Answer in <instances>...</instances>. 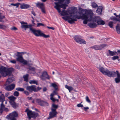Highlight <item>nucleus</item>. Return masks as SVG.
Returning a JSON list of instances; mask_svg holds the SVG:
<instances>
[{
  "label": "nucleus",
  "instance_id": "obj_13",
  "mask_svg": "<svg viewBox=\"0 0 120 120\" xmlns=\"http://www.w3.org/2000/svg\"><path fill=\"white\" fill-rule=\"evenodd\" d=\"M26 89L27 90H28L30 92H32L33 91H37V90L36 89V87L35 85L27 86L26 87Z\"/></svg>",
  "mask_w": 120,
  "mask_h": 120
},
{
  "label": "nucleus",
  "instance_id": "obj_31",
  "mask_svg": "<svg viewBox=\"0 0 120 120\" xmlns=\"http://www.w3.org/2000/svg\"><path fill=\"white\" fill-rule=\"evenodd\" d=\"M10 103L12 106L14 108H15L17 106V105L14 101H11Z\"/></svg>",
  "mask_w": 120,
  "mask_h": 120
},
{
  "label": "nucleus",
  "instance_id": "obj_49",
  "mask_svg": "<svg viewBox=\"0 0 120 120\" xmlns=\"http://www.w3.org/2000/svg\"><path fill=\"white\" fill-rule=\"evenodd\" d=\"M20 4V3H17L16 4H11L14 6H16V7H18L19 5Z\"/></svg>",
  "mask_w": 120,
  "mask_h": 120
},
{
  "label": "nucleus",
  "instance_id": "obj_62",
  "mask_svg": "<svg viewBox=\"0 0 120 120\" xmlns=\"http://www.w3.org/2000/svg\"><path fill=\"white\" fill-rule=\"evenodd\" d=\"M32 13L34 15H36V14H35L34 12L33 11H31Z\"/></svg>",
  "mask_w": 120,
  "mask_h": 120
},
{
  "label": "nucleus",
  "instance_id": "obj_33",
  "mask_svg": "<svg viewBox=\"0 0 120 120\" xmlns=\"http://www.w3.org/2000/svg\"><path fill=\"white\" fill-rule=\"evenodd\" d=\"M54 95L55 94L53 93H51L50 95L51 96L50 99L53 102H55V99L53 97Z\"/></svg>",
  "mask_w": 120,
  "mask_h": 120
},
{
  "label": "nucleus",
  "instance_id": "obj_9",
  "mask_svg": "<svg viewBox=\"0 0 120 120\" xmlns=\"http://www.w3.org/2000/svg\"><path fill=\"white\" fill-rule=\"evenodd\" d=\"M18 116V114L15 111L9 114L7 116L9 120H17L15 117H17Z\"/></svg>",
  "mask_w": 120,
  "mask_h": 120
},
{
  "label": "nucleus",
  "instance_id": "obj_35",
  "mask_svg": "<svg viewBox=\"0 0 120 120\" xmlns=\"http://www.w3.org/2000/svg\"><path fill=\"white\" fill-rule=\"evenodd\" d=\"M28 76L29 75L28 74H27L23 76V78L24 79V81L27 82L28 81Z\"/></svg>",
  "mask_w": 120,
  "mask_h": 120
},
{
  "label": "nucleus",
  "instance_id": "obj_3",
  "mask_svg": "<svg viewBox=\"0 0 120 120\" xmlns=\"http://www.w3.org/2000/svg\"><path fill=\"white\" fill-rule=\"evenodd\" d=\"M86 12V13H88L89 15L87 16L86 19L83 20V23L84 24H87L88 21H92L95 23L99 19V17L98 16H96L93 18L94 15V13L91 10H87Z\"/></svg>",
  "mask_w": 120,
  "mask_h": 120
},
{
  "label": "nucleus",
  "instance_id": "obj_16",
  "mask_svg": "<svg viewBox=\"0 0 120 120\" xmlns=\"http://www.w3.org/2000/svg\"><path fill=\"white\" fill-rule=\"evenodd\" d=\"M5 85V89L8 91H10L14 89L15 86V85L14 84H12L8 85Z\"/></svg>",
  "mask_w": 120,
  "mask_h": 120
},
{
  "label": "nucleus",
  "instance_id": "obj_57",
  "mask_svg": "<svg viewBox=\"0 0 120 120\" xmlns=\"http://www.w3.org/2000/svg\"><path fill=\"white\" fill-rule=\"evenodd\" d=\"M84 109L85 111H86L87 109H89V108L88 107H84Z\"/></svg>",
  "mask_w": 120,
  "mask_h": 120
},
{
  "label": "nucleus",
  "instance_id": "obj_1",
  "mask_svg": "<svg viewBox=\"0 0 120 120\" xmlns=\"http://www.w3.org/2000/svg\"><path fill=\"white\" fill-rule=\"evenodd\" d=\"M99 70L102 73L109 77H115L116 75V78L115 79V82L116 83H118L120 82V74L118 71H116V72L110 71L107 69H105L102 67L100 68Z\"/></svg>",
  "mask_w": 120,
  "mask_h": 120
},
{
  "label": "nucleus",
  "instance_id": "obj_36",
  "mask_svg": "<svg viewBox=\"0 0 120 120\" xmlns=\"http://www.w3.org/2000/svg\"><path fill=\"white\" fill-rule=\"evenodd\" d=\"M15 90L18 91L22 92L24 91V89L20 87H18L15 89Z\"/></svg>",
  "mask_w": 120,
  "mask_h": 120
},
{
  "label": "nucleus",
  "instance_id": "obj_10",
  "mask_svg": "<svg viewBox=\"0 0 120 120\" xmlns=\"http://www.w3.org/2000/svg\"><path fill=\"white\" fill-rule=\"evenodd\" d=\"M36 101L37 103L41 106H43L49 105L48 103L47 102L44 101L41 99H37Z\"/></svg>",
  "mask_w": 120,
  "mask_h": 120
},
{
  "label": "nucleus",
  "instance_id": "obj_29",
  "mask_svg": "<svg viewBox=\"0 0 120 120\" xmlns=\"http://www.w3.org/2000/svg\"><path fill=\"white\" fill-rule=\"evenodd\" d=\"M90 48L94 49L95 50H100L99 45L93 46L91 47Z\"/></svg>",
  "mask_w": 120,
  "mask_h": 120
},
{
  "label": "nucleus",
  "instance_id": "obj_53",
  "mask_svg": "<svg viewBox=\"0 0 120 120\" xmlns=\"http://www.w3.org/2000/svg\"><path fill=\"white\" fill-rule=\"evenodd\" d=\"M10 29L11 30H17V29L16 27L15 26H14V27H13L11 28Z\"/></svg>",
  "mask_w": 120,
  "mask_h": 120
},
{
  "label": "nucleus",
  "instance_id": "obj_48",
  "mask_svg": "<svg viewBox=\"0 0 120 120\" xmlns=\"http://www.w3.org/2000/svg\"><path fill=\"white\" fill-rule=\"evenodd\" d=\"M86 101L88 103H90L91 101L89 98L87 96H86Z\"/></svg>",
  "mask_w": 120,
  "mask_h": 120
},
{
  "label": "nucleus",
  "instance_id": "obj_12",
  "mask_svg": "<svg viewBox=\"0 0 120 120\" xmlns=\"http://www.w3.org/2000/svg\"><path fill=\"white\" fill-rule=\"evenodd\" d=\"M51 111L49 112V117L47 118L48 119H52L56 117V115L57 114V112L56 111V109L51 108Z\"/></svg>",
  "mask_w": 120,
  "mask_h": 120
},
{
  "label": "nucleus",
  "instance_id": "obj_22",
  "mask_svg": "<svg viewBox=\"0 0 120 120\" xmlns=\"http://www.w3.org/2000/svg\"><path fill=\"white\" fill-rule=\"evenodd\" d=\"M97 23L99 25H103L105 24V22L104 21L99 19L98 20H97Z\"/></svg>",
  "mask_w": 120,
  "mask_h": 120
},
{
  "label": "nucleus",
  "instance_id": "obj_45",
  "mask_svg": "<svg viewBox=\"0 0 120 120\" xmlns=\"http://www.w3.org/2000/svg\"><path fill=\"white\" fill-rule=\"evenodd\" d=\"M52 86L56 90H57V85L55 83H52Z\"/></svg>",
  "mask_w": 120,
  "mask_h": 120
},
{
  "label": "nucleus",
  "instance_id": "obj_2",
  "mask_svg": "<svg viewBox=\"0 0 120 120\" xmlns=\"http://www.w3.org/2000/svg\"><path fill=\"white\" fill-rule=\"evenodd\" d=\"M21 24V27L23 28H29L30 30L32 31L35 35L37 36H42L44 38H47L49 37V35H46L44 34L41 32L40 30H37L31 28L32 25L31 24L28 25L27 23L23 21L20 22Z\"/></svg>",
  "mask_w": 120,
  "mask_h": 120
},
{
  "label": "nucleus",
  "instance_id": "obj_58",
  "mask_svg": "<svg viewBox=\"0 0 120 120\" xmlns=\"http://www.w3.org/2000/svg\"><path fill=\"white\" fill-rule=\"evenodd\" d=\"M9 95V93L7 92V93H6L5 94V97H8V95Z\"/></svg>",
  "mask_w": 120,
  "mask_h": 120
},
{
  "label": "nucleus",
  "instance_id": "obj_7",
  "mask_svg": "<svg viewBox=\"0 0 120 120\" xmlns=\"http://www.w3.org/2000/svg\"><path fill=\"white\" fill-rule=\"evenodd\" d=\"M25 112L27 113V115L29 119H30L31 118H35L38 115V113L32 112V111L29 110L28 109L26 110Z\"/></svg>",
  "mask_w": 120,
  "mask_h": 120
},
{
  "label": "nucleus",
  "instance_id": "obj_32",
  "mask_svg": "<svg viewBox=\"0 0 120 120\" xmlns=\"http://www.w3.org/2000/svg\"><path fill=\"white\" fill-rule=\"evenodd\" d=\"M5 18V16L4 15H2V14L0 13V22H4V21L2 19Z\"/></svg>",
  "mask_w": 120,
  "mask_h": 120
},
{
  "label": "nucleus",
  "instance_id": "obj_39",
  "mask_svg": "<svg viewBox=\"0 0 120 120\" xmlns=\"http://www.w3.org/2000/svg\"><path fill=\"white\" fill-rule=\"evenodd\" d=\"M52 107L53 109H56H56L58 107V105H56L54 104H53L52 105Z\"/></svg>",
  "mask_w": 120,
  "mask_h": 120
},
{
  "label": "nucleus",
  "instance_id": "obj_50",
  "mask_svg": "<svg viewBox=\"0 0 120 120\" xmlns=\"http://www.w3.org/2000/svg\"><path fill=\"white\" fill-rule=\"evenodd\" d=\"M24 93L27 96H28L29 95V93L27 91L25 90L23 91Z\"/></svg>",
  "mask_w": 120,
  "mask_h": 120
},
{
  "label": "nucleus",
  "instance_id": "obj_55",
  "mask_svg": "<svg viewBox=\"0 0 120 120\" xmlns=\"http://www.w3.org/2000/svg\"><path fill=\"white\" fill-rule=\"evenodd\" d=\"M10 62L13 64H15L16 63V61L15 60H11L10 61Z\"/></svg>",
  "mask_w": 120,
  "mask_h": 120
},
{
  "label": "nucleus",
  "instance_id": "obj_34",
  "mask_svg": "<svg viewBox=\"0 0 120 120\" xmlns=\"http://www.w3.org/2000/svg\"><path fill=\"white\" fill-rule=\"evenodd\" d=\"M29 83L31 84H34L37 85L38 84L37 81H35L34 80H30L29 82Z\"/></svg>",
  "mask_w": 120,
  "mask_h": 120
},
{
  "label": "nucleus",
  "instance_id": "obj_63",
  "mask_svg": "<svg viewBox=\"0 0 120 120\" xmlns=\"http://www.w3.org/2000/svg\"><path fill=\"white\" fill-rule=\"evenodd\" d=\"M53 93L55 94V95L57 94V93L56 91H54Z\"/></svg>",
  "mask_w": 120,
  "mask_h": 120
},
{
  "label": "nucleus",
  "instance_id": "obj_44",
  "mask_svg": "<svg viewBox=\"0 0 120 120\" xmlns=\"http://www.w3.org/2000/svg\"><path fill=\"white\" fill-rule=\"evenodd\" d=\"M14 95L15 96L18 97L19 95V93L17 91H15L14 93Z\"/></svg>",
  "mask_w": 120,
  "mask_h": 120
},
{
  "label": "nucleus",
  "instance_id": "obj_46",
  "mask_svg": "<svg viewBox=\"0 0 120 120\" xmlns=\"http://www.w3.org/2000/svg\"><path fill=\"white\" fill-rule=\"evenodd\" d=\"M113 22H109L108 24L109 26L111 28H113Z\"/></svg>",
  "mask_w": 120,
  "mask_h": 120
},
{
  "label": "nucleus",
  "instance_id": "obj_61",
  "mask_svg": "<svg viewBox=\"0 0 120 120\" xmlns=\"http://www.w3.org/2000/svg\"><path fill=\"white\" fill-rule=\"evenodd\" d=\"M47 90V88L46 87H45L43 88V91L44 92H45Z\"/></svg>",
  "mask_w": 120,
  "mask_h": 120
},
{
  "label": "nucleus",
  "instance_id": "obj_30",
  "mask_svg": "<svg viewBox=\"0 0 120 120\" xmlns=\"http://www.w3.org/2000/svg\"><path fill=\"white\" fill-rule=\"evenodd\" d=\"M110 19L111 20H113L114 21H118L120 22V19L118 18H117L116 17H112L110 18Z\"/></svg>",
  "mask_w": 120,
  "mask_h": 120
},
{
  "label": "nucleus",
  "instance_id": "obj_64",
  "mask_svg": "<svg viewBox=\"0 0 120 120\" xmlns=\"http://www.w3.org/2000/svg\"><path fill=\"white\" fill-rule=\"evenodd\" d=\"M67 1V2H66V3L67 4H69L70 3V0H66Z\"/></svg>",
  "mask_w": 120,
  "mask_h": 120
},
{
  "label": "nucleus",
  "instance_id": "obj_23",
  "mask_svg": "<svg viewBox=\"0 0 120 120\" xmlns=\"http://www.w3.org/2000/svg\"><path fill=\"white\" fill-rule=\"evenodd\" d=\"M5 101V99L4 96V94H2L0 96V102H1V104L2 103L3 104H4L3 102Z\"/></svg>",
  "mask_w": 120,
  "mask_h": 120
},
{
  "label": "nucleus",
  "instance_id": "obj_47",
  "mask_svg": "<svg viewBox=\"0 0 120 120\" xmlns=\"http://www.w3.org/2000/svg\"><path fill=\"white\" fill-rule=\"evenodd\" d=\"M119 58L118 56H116L112 57V60H114L116 59H118Z\"/></svg>",
  "mask_w": 120,
  "mask_h": 120
},
{
  "label": "nucleus",
  "instance_id": "obj_60",
  "mask_svg": "<svg viewBox=\"0 0 120 120\" xmlns=\"http://www.w3.org/2000/svg\"><path fill=\"white\" fill-rule=\"evenodd\" d=\"M4 110L6 111H8V108H5V106H4Z\"/></svg>",
  "mask_w": 120,
  "mask_h": 120
},
{
  "label": "nucleus",
  "instance_id": "obj_41",
  "mask_svg": "<svg viewBox=\"0 0 120 120\" xmlns=\"http://www.w3.org/2000/svg\"><path fill=\"white\" fill-rule=\"evenodd\" d=\"M107 45L106 44H102L99 45L100 50L105 47Z\"/></svg>",
  "mask_w": 120,
  "mask_h": 120
},
{
  "label": "nucleus",
  "instance_id": "obj_38",
  "mask_svg": "<svg viewBox=\"0 0 120 120\" xmlns=\"http://www.w3.org/2000/svg\"><path fill=\"white\" fill-rule=\"evenodd\" d=\"M28 69H29L30 70L33 71H34L35 70V68L34 67H32L30 66L28 68Z\"/></svg>",
  "mask_w": 120,
  "mask_h": 120
},
{
  "label": "nucleus",
  "instance_id": "obj_27",
  "mask_svg": "<svg viewBox=\"0 0 120 120\" xmlns=\"http://www.w3.org/2000/svg\"><path fill=\"white\" fill-rule=\"evenodd\" d=\"M4 106L5 105L4 104H3L2 103V104H1V107H0V114H1L4 111Z\"/></svg>",
  "mask_w": 120,
  "mask_h": 120
},
{
  "label": "nucleus",
  "instance_id": "obj_15",
  "mask_svg": "<svg viewBox=\"0 0 120 120\" xmlns=\"http://www.w3.org/2000/svg\"><path fill=\"white\" fill-rule=\"evenodd\" d=\"M40 77L43 80H45L46 79H49L50 78L46 71L42 73Z\"/></svg>",
  "mask_w": 120,
  "mask_h": 120
},
{
  "label": "nucleus",
  "instance_id": "obj_21",
  "mask_svg": "<svg viewBox=\"0 0 120 120\" xmlns=\"http://www.w3.org/2000/svg\"><path fill=\"white\" fill-rule=\"evenodd\" d=\"M15 80V78L13 77L10 78H8L6 82V83L5 85H7V83L9 84L14 81Z\"/></svg>",
  "mask_w": 120,
  "mask_h": 120
},
{
  "label": "nucleus",
  "instance_id": "obj_18",
  "mask_svg": "<svg viewBox=\"0 0 120 120\" xmlns=\"http://www.w3.org/2000/svg\"><path fill=\"white\" fill-rule=\"evenodd\" d=\"M90 9L89 10H86V9L85 10H83L82 9H81L80 10H79L78 12V13H79L80 15H82L83 14H85L87 16H88V13H86V11L87 10H90Z\"/></svg>",
  "mask_w": 120,
  "mask_h": 120
},
{
  "label": "nucleus",
  "instance_id": "obj_6",
  "mask_svg": "<svg viewBox=\"0 0 120 120\" xmlns=\"http://www.w3.org/2000/svg\"><path fill=\"white\" fill-rule=\"evenodd\" d=\"M71 16L73 23L75 21H77V19H81L84 20L86 19L87 17V16L85 14H83L82 15H81L79 14H75L73 15H71Z\"/></svg>",
  "mask_w": 120,
  "mask_h": 120
},
{
  "label": "nucleus",
  "instance_id": "obj_37",
  "mask_svg": "<svg viewBox=\"0 0 120 120\" xmlns=\"http://www.w3.org/2000/svg\"><path fill=\"white\" fill-rule=\"evenodd\" d=\"M9 99L11 100L12 101H14L16 98L14 97H8Z\"/></svg>",
  "mask_w": 120,
  "mask_h": 120
},
{
  "label": "nucleus",
  "instance_id": "obj_19",
  "mask_svg": "<svg viewBox=\"0 0 120 120\" xmlns=\"http://www.w3.org/2000/svg\"><path fill=\"white\" fill-rule=\"evenodd\" d=\"M88 26L91 28H94L96 27L97 26V24L95 22H90L88 24Z\"/></svg>",
  "mask_w": 120,
  "mask_h": 120
},
{
  "label": "nucleus",
  "instance_id": "obj_11",
  "mask_svg": "<svg viewBox=\"0 0 120 120\" xmlns=\"http://www.w3.org/2000/svg\"><path fill=\"white\" fill-rule=\"evenodd\" d=\"M74 39L75 41L77 43H80L86 44V41L83 40L81 38L80 36L78 35L74 37Z\"/></svg>",
  "mask_w": 120,
  "mask_h": 120
},
{
  "label": "nucleus",
  "instance_id": "obj_28",
  "mask_svg": "<svg viewBox=\"0 0 120 120\" xmlns=\"http://www.w3.org/2000/svg\"><path fill=\"white\" fill-rule=\"evenodd\" d=\"M116 32L118 34L120 33V27L119 24H117L116 26Z\"/></svg>",
  "mask_w": 120,
  "mask_h": 120
},
{
  "label": "nucleus",
  "instance_id": "obj_51",
  "mask_svg": "<svg viewBox=\"0 0 120 120\" xmlns=\"http://www.w3.org/2000/svg\"><path fill=\"white\" fill-rule=\"evenodd\" d=\"M44 26V25L42 23H37V26L39 27V26Z\"/></svg>",
  "mask_w": 120,
  "mask_h": 120
},
{
  "label": "nucleus",
  "instance_id": "obj_42",
  "mask_svg": "<svg viewBox=\"0 0 120 120\" xmlns=\"http://www.w3.org/2000/svg\"><path fill=\"white\" fill-rule=\"evenodd\" d=\"M7 27L5 25H1L0 24V29H4L6 28Z\"/></svg>",
  "mask_w": 120,
  "mask_h": 120
},
{
  "label": "nucleus",
  "instance_id": "obj_25",
  "mask_svg": "<svg viewBox=\"0 0 120 120\" xmlns=\"http://www.w3.org/2000/svg\"><path fill=\"white\" fill-rule=\"evenodd\" d=\"M37 6L41 9L44 7V4L42 3H38L36 4Z\"/></svg>",
  "mask_w": 120,
  "mask_h": 120
},
{
  "label": "nucleus",
  "instance_id": "obj_52",
  "mask_svg": "<svg viewBox=\"0 0 120 120\" xmlns=\"http://www.w3.org/2000/svg\"><path fill=\"white\" fill-rule=\"evenodd\" d=\"M77 106L79 107H83V105L79 103L77 104Z\"/></svg>",
  "mask_w": 120,
  "mask_h": 120
},
{
  "label": "nucleus",
  "instance_id": "obj_43",
  "mask_svg": "<svg viewBox=\"0 0 120 120\" xmlns=\"http://www.w3.org/2000/svg\"><path fill=\"white\" fill-rule=\"evenodd\" d=\"M108 52L109 55L110 56H113L114 55L113 52L109 50H108Z\"/></svg>",
  "mask_w": 120,
  "mask_h": 120
},
{
  "label": "nucleus",
  "instance_id": "obj_14",
  "mask_svg": "<svg viewBox=\"0 0 120 120\" xmlns=\"http://www.w3.org/2000/svg\"><path fill=\"white\" fill-rule=\"evenodd\" d=\"M60 13V14L62 16H64L72 14L73 12L71 11L68 9L67 11H65L63 9L62 11H61Z\"/></svg>",
  "mask_w": 120,
  "mask_h": 120
},
{
  "label": "nucleus",
  "instance_id": "obj_17",
  "mask_svg": "<svg viewBox=\"0 0 120 120\" xmlns=\"http://www.w3.org/2000/svg\"><path fill=\"white\" fill-rule=\"evenodd\" d=\"M62 19L65 21H68V22L70 24L73 23L71 15L70 16H67L62 17Z\"/></svg>",
  "mask_w": 120,
  "mask_h": 120
},
{
  "label": "nucleus",
  "instance_id": "obj_8",
  "mask_svg": "<svg viewBox=\"0 0 120 120\" xmlns=\"http://www.w3.org/2000/svg\"><path fill=\"white\" fill-rule=\"evenodd\" d=\"M17 53L18 55L16 56L17 57L16 58L17 60L20 63H22L24 64H27L28 63L27 61L24 59L21 55H19V54L20 53V52H17Z\"/></svg>",
  "mask_w": 120,
  "mask_h": 120
},
{
  "label": "nucleus",
  "instance_id": "obj_4",
  "mask_svg": "<svg viewBox=\"0 0 120 120\" xmlns=\"http://www.w3.org/2000/svg\"><path fill=\"white\" fill-rule=\"evenodd\" d=\"M67 2L66 0H59L58 2L54 3L56 5L54 7V8L58 11L59 13H60V8L65 10L66 9V7L68 6L67 4H68L66 3Z\"/></svg>",
  "mask_w": 120,
  "mask_h": 120
},
{
  "label": "nucleus",
  "instance_id": "obj_54",
  "mask_svg": "<svg viewBox=\"0 0 120 120\" xmlns=\"http://www.w3.org/2000/svg\"><path fill=\"white\" fill-rule=\"evenodd\" d=\"M41 9V11L43 13H45L44 7L42 8Z\"/></svg>",
  "mask_w": 120,
  "mask_h": 120
},
{
  "label": "nucleus",
  "instance_id": "obj_24",
  "mask_svg": "<svg viewBox=\"0 0 120 120\" xmlns=\"http://www.w3.org/2000/svg\"><path fill=\"white\" fill-rule=\"evenodd\" d=\"M102 9V6H99L98 8L96 10V12L99 14L100 15L101 13Z\"/></svg>",
  "mask_w": 120,
  "mask_h": 120
},
{
  "label": "nucleus",
  "instance_id": "obj_5",
  "mask_svg": "<svg viewBox=\"0 0 120 120\" xmlns=\"http://www.w3.org/2000/svg\"><path fill=\"white\" fill-rule=\"evenodd\" d=\"M13 71V69L12 68L7 69L5 67L0 66V74L3 77L11 75L12 72Z\"/></svg>",
  "mask_w": 120,
  "mask_h": 120
},
{
  "label": "nucleus",
  "instance_id": "obj_20",
  "mask_svg": "<svg viewBox=\"0 0 120 120\" xmlns=\"http://www.w3.org/2000/svg\"><path fill=\"white\" fill-rule=\"evenodd\" d=\"M30 7L29 5L23 4H20V8L22 9H27Z\"/></svg>",
  "mask_w": 120,
  "mask_h": 120
},
{
  "label": "nucleus",
  "instance_id": "obj_26",
  "mask_svg": "<svg viewBox=\"0 0 120 120\" xmlns=\"http://www.w3.org/2000/svg\"><path fill=\"white\" fill-rule=\"evenodd\" d=\"M65 87L69 90L70 92H71L73 89V88L71 86H68L67 85H65Z\"/></svg>",
  "mask_w": 120,
  "mask_h": 120
},
{
  "label": "nucleus",
  "instance_id": "obj_56",
  "mask_svg": "<svg viewBox=\"0 0 120 120\" xmlns=\"http://www.w3.org/2000/svg\"><path fill=\"white\" fill-rule=\"evenodd\" d=\"M47 27L49 29H51L53 30H54L55 29V28L53 27H49L48 26H47Z\"/></svg>",
  "mask_w": 120,
  "mask_h": 120
},
{
  "label": "nucleus",
  "instance_id": "obj_40",
  "mask_svg": "<svg viewBox=\"0 0 120 120\" xmlns=\"http://www.w3.org/2000/svg\"><path fill=\"white\" fill-rule=\"evenodd\" d=\"M91 5L93 8H95L98 7L97 5L94 2L92 3Z\"/></svg>",
  "mask_w": 120,
  "mask_h": 120
},
{
  "label": "nucleus",
  "instance_id": "obj_59",
  "mask_svg": "<svg viewBox=\"0 0 120 120\" xmlns=\"http://www.w3.org/2000/svg\"><path fill=\"white\" fill-rule=\"evenodd\" d=\"M41 89V87H36V89L37 90V91Z\"/></svg>",
  "mask_w": 120,
  "mask_h": 120
}]
</instances>
